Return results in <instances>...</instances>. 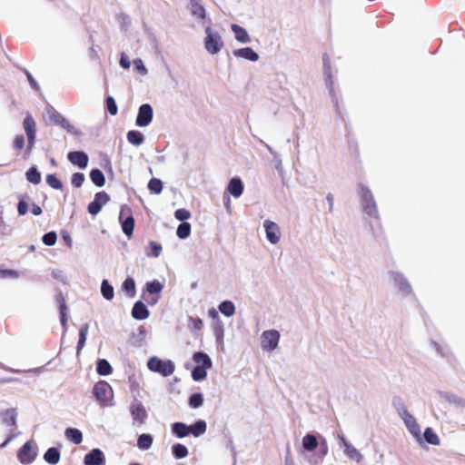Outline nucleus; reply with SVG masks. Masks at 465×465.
<instances>
[{
	"label": "nucleus",
	"mask_w": 465,
	"mask_h": 465,
	"mask_svg": "<svg viewBox=\"0 0 465 465\" xmlns=\"http://www.w3.org/2000/svg\"><path fill=\"white\" fill-rule=\"evenodd\" d=\"M84 180H85V178L83 173H76L72 177V183L75 187H81L82 184L84 183Z\"/></svg>",
	"instance_id": "6e6d98bb"
},
{
	"label": "nucleus",
	"mask_w": 465,
	"mask_h": 465,
	"mask_svg": "<svg viewBox=\"0 0 465 465\" xmlns=\"http://www.w3.org/2000/svg\"><path fill=\"white\" fill-rule=\"evenodd\" d=\"M430 345L439 354L442 356H446L449 354V349L447 348V346L442 345L437 341H431Z\"/></svg>",
	"instance_id": "8fccbe9b"
},
{
	"label": "nucleus",
	"mask_w": 465,
	"mask_h": 465,
	"mask_svg": "<svg viewBox=\"0 0 465 465\" xmlns=\"http://www.w3.org/2000/svg\"><path fill=\"white\" fill-rule=\"evenodd\" d=\"M84 465H105V455L100 449H93L84 458Z\"/></svg>",
	"instance_id": "4468645a"
},
{
	"label": "nucleus",
	"mask_w": 465,
	"mask_h": 465,
	"mask_svg": "<svg viewBox=\"0 0 465 465\" xmlns=\"http://www.w3.org/2000/svg\"><path fill=\"white\" fill-rule=\"evenodd\" d=\"M25 145V138L23 135H17L14 140V146L16 149H22Z\"/></svg>",
	"instance_id": "680f3d73"
},
{
	"label": "nucleus",
	"mask_w": 465,
	"mask_h": 465,
	"mask_svg": "<svg viewBox=\"0 0 465 465\" xmlns=\"http://www.w3.org/2000/svg\"><path fill=\"white\" fill-rule=\"evenodd\" d=\"M163 288V285L158 281L148 282L145 284V290L147 292L153 293H160Z\"/></svg>",
	"instance_id": "37998d69"
},
{
	"label": "nucleus",
	"mask_w": 465,
	"mask_h": 465,
	"mask_svg": "<svg viewBox=\"0 0 465 465\" xmlns=\"http://www.w3.org/2000/svg\"><path fill=\"white\" fill-rule=\"evenodd\" d=\"M93 394L100 406L112 407L114 405V391L105 381H100L94 385Z\"/></svg>",
	"instance_id": "f03ea898"
},
{
	"label": "nucleus",
	"mask_w": 465,
	"mask_h": 465,
	"mask_svg": "<svg viewBox=\"0 0 465 465\" xmlns=\"http://www.w3.org/2000/svg\"><path fill=\"white\" fill-rule=\"evenodd\" d=\"M66 306L64 303H63L60 307V314H61V323L62 325L66 328L67 325V316H66Z\"/></svg>",
	"instance_id": "13d9d810"
},
{
	"label": "nucleus",
	"mask_w": 465,
	"mask_h": 465,
	"mask_svg": "<svg viewBox=\"0 0 465 465\" xmlns=\"http://www.w3.org/2000/svg\"><path fill=\"white\" fill-rule=\"evenodd\" d=\"M31 211H32V213H33L34 215H40V214L42 213V209H41V207H40V206H38V205H36V204H34V205L32 206Z\"/></svg>",
	"instance_id": "69168bd1"
},
{
	"label": "nucleus",
	"mask_w": 465,
	"mask_h": 465,
	"mask_svg": "<svg viewBox=\"0 0 465 465\" xmlns=\"http://www.w3.org/2000/svg\"><path fill=\"white\" fill-rule=\"evenodd\" d=\"M149 248H150V252L149 251L146 252V255L149 257H151V256L158 257L161 254V252L163 250L162 245L156 242H150Z\"/></svg>",
	"instance_id": "c03bdc74"
},
{
	"label": "nucleus",
	"mask_w": 465,
	"mask_h": 465,
	"mask_svg": "<svg viewBox=\"0 0 465 465\" xmlns=\"http://www.w3.org/2000/svg\"><path fill=\"white\" fill-rule=\"evenodd\" d=\"M400 415L409 432L412 435L418 443L421 444L422 434L416 419L406 410L402 411Z\"/></svg>",
	"instance_id": "6e6552de"
},
{
	"label": "nucleus",
	"mask_w": 465,
	"mask_h": 465,
	"mask_svg": "<svg viewBox=\"0 0 465 465\" xmlns=\"http://www.w3.org/2000/svg\"><path fill=\"white\" fill-rule=\"evenodd\" d=\"M281 334L277 330H266L260 336V345L263 351L271 352L278 348Z\"/></svg>",
	"instance_id": "39448f33"
},
{
	"label": "nucleus",
	"mask_w": 465,
	"mask_h": 465,
	"mask_svg": "<svg viewBox=\"0 0 465 465\" xmlns=\"http://www.w3.org/2000/svg\"><path fill=\"white\" fill-rule=\"evenodd\" d=\"M262 229L264 231L266 240L271 244L276 245L281 242L282 230L277 223L270 219H265L262 221Z\"/></svg>",
	"instance_id": "0eeeda50"
},
{
	"label": "nucleus",
	"mask_w": 465,
	"mask_h": 465,
	"mask_svg": "<svg viewBox=\"0 0 465 465\" xmlns=\"http://www.w3.org/2000/svg\"><path fill=\"white\" fill-rule=\"evenodd\" d=\"M2 276L3 277L17 278L18 277V273L15 271L6 270V271H3L2 272Z\"/></svg>",
	"instance_id": "e2e57ef3"
},
{
	"label": "nucleus",
	"mask_w": 465,
	"mask_h": 465,
	"mask_svg": "<svg viewBox=\"0 0 465 465\" xmlns=\"http://www.w3.org/2000/svg\"><path fill=\"white\" fill-rule=\"evenodd\" d=\"M210 368H203V367L196 365L192 371L193 379L195 381H200L204 380L207 376V371Z\"/></svg>",
	"instance_id": "58836bf2"
},
{
	"label": "nucleus",
	"mask_w": 465,
	"mask_h": 465,
	"mask_svg": "<svg viewBox=\"0 0 465 465\" xmlns=\"http://www.w3.org/2000/svg\"><path fill=\"white\" fill-rule=\"evenodd\" d=\"M339 447L343 454L351 460L360 463L363 460V455L357 448L343 435H338Z\"/></svg>",
	"instance_id": "423d86ee"
},
{
	"label": "nucleus",
	"mask_w": 465,
	"mask_h": 465,
	"mask_svg": "<svg viewBox=\"0 0 465 465\" xmlns=\"http://www.w3.org/2000/svg\"><path fill=\"white\" fill-rule=\"evenodd\" d=\"M359 194L361 197L363 211L371 217H378V210L373 195L370 189L364 185H360Z\"/></svg>",
	"instance_id": "20e7f679"
},
{
	"label": "nucleus",
	"mask_w": 465,
	"mask_h": 465,
	"mask_svg": "<svg viewBox=\"0 0 465 465\" xmlns=\"http://www.w3.org/2000/svg\"><path fill=\"white\" fill-rule=\"evenodd\" d=\"M191 233V224L189 223H181L176 231V234L180 239H186Z\"/></svg>",
	"instance_id": "a19ab883"
},
{
	"label": "nucleus",
	"mask_w": 465,
	"mask_h": 465,
	"mask_svg": "<svg viewBox=\"0 0 465 465\" xmlns=\"http://www.w3.org/2000/svg\"><path fill=\"white\" fill-rule=\"evenodd\" d=\"M232 54L236 58H242L251 62H256L259 60V54L251 47L234 49L232 51Z\"/></svg>",
	"instance_id": "a211bd4d"
},
{
	"label": "nucleus",
	"mask_w": 465,
	"mask_h": 465,
	"mask_svg": "<svg viewBox=\"0 0 465 465\" xmlns=\"http://www.w3.org/2000/svg\"><path fill=\"white\" fill-rule=\"evenodd\" d=\"M101 293L103 297L108 301L114 298V292L113 286L108 282L107 280H103L101 283Z\"/></svg>",
	"instance_id": "72a5a7b5"
},
{
	"label": "nucleus",
	"mask_w": 465,
	"mask_h": 465,
	"mask_svg": "<svg viewBox=\"0 0 465 465\" xmlns=\"http://www.w3.org/2000/svg\"><path fill=\"white\" fill-rule=\"evenodd\" d=\"M172 450L177 459H183L188 455V449L180 443L174 444L172 448Z\"/></svg>",
	"instance_id": "79ce46f5"
},
{
	"label": "nucleus",
	"mask_w": 465,
	"mask_h": 465,
	"mask_svg": "<svg viewBox=\"0 0 465 465\" xmlns=\"http://www.w3.org/2000/svg\"><path fill=\"white\" fill-rule=\"evenodd\" d=\"M203 403V396L201 393H193L191 395L189 399V405L193 408L197 409L201 407Z\"/></svg>",
	"instance_id": "a18cd8bd"
},
{
	"label": "nucleus",
	"mask_w": 465,
	"mask_h": 465,
	"mask_svg": "<svg viewBox=\"0 0 465 465\" xmlns=\"http://www.w3.org/2000/svg\"><path fill=\"white\" fill-rule=\"evenodd\" d=\"M119 219L122 223L123 232L126 236L130 237L134 232V220L132 217L131 211L127 206H122Z\"/></svg>",
	"instance_id": "9d476101"
},
{
	"label": "nucleus",
	"mask_w": 465,
	"mask_h": 465,
	"mask_svg": "<svg viewBox=\"0 0 465 465\" xmlns=\"http://www.w3.org/2000/svg\"><path fill=\"white\" fill-rule=\"evenodd\" d=\"M219 312L225 317H232L234 315L236 308L232 302L223 301L218 306Z\"/></svg>",
	"instance_id": "bb28decb"
},
{
	"label": "nucleus",
	"mask_w": 465,
	"mask_h": 465,
	"mask_svg": "<svg viewBox=\"0 0 465 465\" xmlns=\"http://www.w3.org/2000/svg\"><path fill=\"white\" fill-rule=\"evenodd\" d=\"M133 64L134 69L142 75L145 76L148 74V70L145 67L143 60L141 58H136L133 61Z\"/></svg>",
	"instance_id": "de8ad7c7"
},
{
	"label": "nucleus",
	"mask_w": 465,
	"mask_h": 465,
	"mask_svg": "<svg viewBox=\"0 0 465 465\" xmlns=\"http://www.w3.org/2000/svg\"><path fill=\"white\" fill-rule=\"evenodd\" d=\"M109 201V196L104 192L97 193L94 196V202L88 205V212L92 215H96L102 209V207Z\"/></svg>",
	"instance_id": "2eb2a0df"
},
{
	"label": "nucleus",
	"mask_w": 465,
	"mask_h": 465,
	"mask_svg": "<svg viewBox=\"0 0 465 465\" xmlns=\"http://www.w3.org/2000/svg\"><path fill=\"white\" fill-rule=\"evenodd\" d=\"M23 125L28 139L26 152L29 154L33 150L35 141V122L31 115H27L24 120Z\"/></svg>",
	"instance_id": "f8f14e48"
},
{
	"label": "nucleus",
	"mask_w": 465,
	"mask_h": 465,
	"mask_svg": "<svg viewBox=\"0 0 465 465\" xmlns=\"http://www.w3.org/2000/svg\"><path fill=\"white\" fill-rule=\"evenodd\" d=\"M174 216L179 221H186L191 217V213L186 209H178L174 213Z\"/></svg>",
	"instance_id": "864d4df0"
},
{
	"label": "nucleus",
	"mask_w": 465,
	"mask_h": 465,
	"mask_svg": "<svg viewBox=\"0 0 465 465\" xmlns=\"http://www.w3.org/2000/svg\"><path fill=\"white\" fill-rule=\"evenodd\" d=\"M153 437L150 434H141L138 438L137 446L140 450H146L152 447Z\"/></svg>",
	"instance_id": "473e14b6"
},
{
	"label": "nucleus",
	"mask_w": 465,
	"mask_h": 465,
	"mask_svg": "<svg viewBox=\"0 0 465 465\" xmlns=\"http://www.w3.org/2000/svg\"><path fill=\"white\" fill-rule=\"evenodd\" d=\"M132 316L136 320H145L149 316V311L142 302H137L134 305Z\"/></svg>",
	"instance_id": "5701e85b"
},
{
	"label": "nucleus",
	"mask_w": 465,
	"mask_h": 465,
	"mask_svg": "<svg viewBox=\"0 0 465 465\" xmlns=\"http://www.w3.org/2000/svg\"><path fill=\"white\" fill-rule=\"evenodd\" d=\"M326 454H327V445H326L325 440H323L322 448L321 450V455L319 456L318 459H311L310 463L312 465H315V464L322 462Z\"/></svg>",
	"instance_id": "5fc2aeb1"
},
{
	"label": "nucleus",
	"mask_w": 465,
	"mask_h": 465,
	"mask_svg": "<svg viewBox=\"0 0 465 465\" xmlns=\"http://www.w3.org/2000/svg\"><path fill=\"white\" fill-rule=\"evenodd\" d=\"M203 44L206 53L211 55L219 54L224 48L223 36L211 25L206 26L204 29Z\"/></svg>",
	"instance_id": "f257e3e1"
},
{
	"label": "nucleus",
	"mask_w": 465,
	"mask_h": 465,
	"mask_svg": "<svg viewBox=\"0 0 465 465\" xmlns=\"http://www.w3.org/2000/svg\"><path fill=\"white\" fill-rule=\"evenodd\" d=\"M243 183L239 177L232 178L225 189V193L228 195H232L234 198H239L243 193Z\"/></svg>",
	"instance_id": "f3484780"
},
{
	"label": "nucleus",
	"mask_w": 465,
	"mask_h": 465,
	"mask_svg": "<svg viewBox=\"0 0 465 465\" xmlns=\"http://www.w3.org/2000/svg\"><path fill=\"white\" fill-rule=\"evenodd\" d=\"M231 30L234 35V38L237 42L241 44H249L252 41V38L245 28L242 26L232 24L231 25Z\"/></svg>",
	"instance_id": "6ab92c4d"
},
{
	"label": "nucleus",
	"mask_w": 465,
	"mask_h": 465,
	"mask_svg": "<svg viewBox=\"0 0 465 465\" xmlns=\"http://www.w3.org/2000/svg\"><path fill=\"white\" fill-rule=\"evenodd\" d=\"M223 202H224V205L225 207L229 210L230 209V206H231V198H230V195L224 193L223 195Z\"/></svg>",
	"instance_id": "338daca9"
},
{
	"label": "nucleus",
	"mask_w": 465,
	"mask_h": 465,
	"mask_svg": "<svg viewBox=\"0 0 465 465\" xmlns=\"http://www.w3.org/2000/svg\"><path fill=\"white\" fill-rule=\"evenodd\" d=\"M302 446L304 451L312 452L319 446V440L315 434L307 433L302 439Z\"/></svg>",
	"instance_id": "aec40b11"
},
{
	"label": "nucleus",
	"mask_w": 465,
	"mask_h": 465,
	"mask_svg": "<svg viewBox=\"0 0 465 465\" xmlns=\"http://www.w3.org/2000/svg\"><path fill=\"white\" fill-rule=\"evenodd\" d=\"M56 240H57V236H56V233L54 232H47L43 236V242L47 246L54 245L56 242Z\"/></svg>",
	"instance_id": "09e8293b"
},
{
	"label": "nucleus",
	"mask_w": 465,
	"mask_h": 465,
	"mask_svg": "<svg viewBox=\"0 0 465 465\" xmlns=\"http://www.w3.org/2000/svg\"><path fill=\"white\" fill-rule=\"evenodd\" d=\"M65 437L74 444H80L83 440L82 432L74 428H68L65 430Z\"/></svg>",
	"instance_id": "7c9ffc66"
},
{
	"label": "nucleus",
	"mask_w": 465,
	"mask_h": 465,
	"mask_svg": "<svg viewBox=\"0 0 465 465\" xmlns=\"http://www.w3.org/2000/svg\"><path fill=\"white\" fill-rule=\"evenodd\" d=\"M89 330L88 324H84L81 327L79 331V341L77 344L76 353L77 355L80 353L81 350L84 348L86 341V335Z\"/></svg>",
	"instance_id": "e433bc0d"
},
{
	"label": "nucleus",
	"mask_w": 465,
	"mask_h": 465,
	"mask_svg": "<svg viewBox=\"0 0 465 465\" xmlns=\"http://www.w3.org/2000/svg\"><path fill=\"white\" fill-rule=\"evenodd\" d=\"M19 215H25L28 212V204L25 201H20L17 205Z\"/></svg>",
	"instance_id": "bf43d9fd"
},
{
	"label": "nucleus",
	"mask_w": 465,
	"mask_h": 465,
	"mask_svg": "<svg viewBox=\"0 0 465 465\" xmlns=\"http://www.w3.org/2000/svg\"><path fill=\"white\" fill-rule=\"evenodd\" d=\"M130 412L133 420L140 424H143L147 418V412L144 406L137 401L132 403Z\"/></svg>",
	"instance_id": "dca6fc26"
},
{
	"label": "nucleus",
	"mask_w": 465,
	"mask_h": 465,
	"mask_svg": "<svg viewBox=\"0 0 465 465\" xmlns=\"http://www.w3.org/2000/svg\"><path fill=\"white\" fill-rule=\"evenodd\" d=\"M97 372L102 376H107L112 373V367L106 360H99L97 362Z\"/></svg>",
	"instance_id": "c9c22d12"
},
{
	"label": "nucleus",
	"mask_w": 465,
	"mask_h": 465,
	"mask_svg": "<svg viewBox=\"0 0 465 465\" xmlns=\"http://www.w3.org/2000/svg\"><path fill=\"white\" fill-rule=\"evenodd\" d=\"M189 426V434L193 435L194 437H200L203 435L207 429V424L204 420H199L195 423Z\"/></svg>",
	"instance_id": "b1692460"
},
{
	"label": "nucleus",
	"mask_w": 465,
	"mask_h": 465,
	"mask_svg": "<svg viewBox=\"0 0 465 465\" xmlns=\"http://www.w3.org/2000/svg\"><path fill=\"white\" fill-rule=\"evenodd\" d=\"M153 120V108L150 104H142L139 108L138 115L136 117V125L139 127H145L150 124Z\"/></svg>",
	"instance_id": "ddd939ff"
},
{
	"label": "nucleus",
	"mask_w": 465,
	"mask_h": 465,
	"mask_svg": "<svg viewBox=\"0 0 465 465\" xmlns=\"http://www.w3.org/2000/svg\"><path fill=\"white\" fill-rule=\"evenodd\" d=\"M90 178L96 186L102 187L104 185L105 178L104 173L100 170H92L90 173Z\"/></svg>",
	"instance_id": "f704fd0d"
},
{
	"label": "nucleus",
	"mask_w": 465,
	"mask_h": 465,
	"mask_svg": "<svg viewBox=\"0 0 465 465\" xmlns=\"http://www.w3.org/2000/svg\"><path fill=\"white\" fill-rule=\"evenodd\" d=\"M424 441L433 446H439L440 444L439 436L431 428H427L422 434V442Z\"/></svg>",
	"instance_id": "a878e982"
},
{
	"label": "nucleus",
	"mask_w": 465,
	"mask_h": 465,
	"mask_svg": "<svg viewBox=\"0 0 465 465\" xmlns=\"http://www.w3.org/2000/svg\"><path fill=\"white\" fill-rule=\"evenodd\" d=\"M68 160L81 169H84L88 163V156L84 152H71L68 153Z\"/></svg>",
	"instance_id": "4be33fe9"
},
{
	"label": "nucleus",
	"mask_w": 465,
	"mask_h": 465,
	"mask_svg": "<svg viewBox=\"0 0 465 465\" xmlns=\"http://www.w3.org/2000/svg\"><path fill=\"white\" fill-rule=\"evenodd\" d=\"M14 437H15V435H14V434H11V435L7 438V440H6L5 442H3V443L1 444V448H5V446H6V445H7V444H8V443H9V442L14 439Z\"/></svg>",
	"instance_id": "774afa93"
},
{
	"label": "nucleus",
	"mask_w": 465,
	"mask_h": 465,
	"mask_svg": "<svg viewBox=\"0 0 465 465\" xmlns=\"http://www.w3.org/2000/svg\"><path fill=\"white\" fill-rule=\"evenodd\" d=\"M120 66L124 69H129L131 66V62L128 57V55L125 53L121 54L120 61H119Z\"/></svg>",
	"instance_id": "4d7b16f0"
},
{
	"label": "nucleus",
	"mask_w": 465,
	"mask_h": 465,
	"mask_svg": "<svg viewBox=\"0 0 465 465\" xmlns=\"http://www.w3.org/2000/svg\"><path fill=\"white\" fill-rule=\"evenodd\" d=\"M191 15L197 20H204L206 18V10L201 5L199 0H191L188 6Z\"/></svg>",
	"instance_id": "412c9836"
},
{
	"label": "nucleus",
	"mask_w": 465,
	"mask_h": 465,
	"mask_svg": "<svg viewBox=\"0 0 465 465\" xmlns=\"http://www.w3.org/2000/svg\"><path fill=\"white\" fill-rule=\"evenodd\" d=\"M127 140L130 143L139 146L143 143L144 137L139 131H129L127 134Z\"/></svg>",
	"instance_id": "2f4dec72"
},
{
	"label": "nucleus",
	"mask_w": 465,
	"mask_h": 465,
	"mask_svg": "<svg viewBox=\"0 0 465 465\" xmlns=\"http://www.w3.org/2000/svg\"><path fill=\"white\" fill-rule=\"evenodd\" d=\"M17 413L14 409L6 410L2 413L3 423L6 426H15Z\"/></svg>",
	"instance_id": "c756f323"
},
{
	"label": "nucleus",
	"mask_w": 465,
	"mask_h": 465,
	"mask_svg": "<svg viewBox=\"0 0 465 465\" xmlns=\"http://www.w3.org/2000/svg\"><path fill=\"white\" fill-rule=\"evenodd\" d=\"M106 106H107V110L108 112L112 114V115H115L118 112V108H117V105H116V103L114 101V99L111 96L107 97L106 99Z\"/></svg>",
	"instance_id": "603ef678"
},
{
	"label": "nucleus",
	"mask_w": 465,
	"mask_h": 465,
	"mask_svg": "<svg viewBox=\"0 0 465 465\" xmlns=\"http://www.w3.org/2000/svg\"><path fill=\"white\" fill-rule=\"evenodd\" d=\"M389 279L402 295H408L411 292V285L401 273L390 272Z\"/></svg>",
	"instance_id": "9b49d317"
},
{
	"label": "nucleus",
	"mask_w": 465,
	"mask_h": 465,
	"mask_svg": "<svg viewBox=\"0 0 465 465\" xmlns=\"http://www.w3.org/2000/svg\"><path fill=\"white\" fill-rule=\"evenodd\" d=\"M172 431L178 438H184L189 435V426L183 422H175L172 425Z\"/></svg>",
	"instance_id": "c85d7f7f"
},
{
	"label": "nucleus",
	"mask_w": 465,
	"mask_h": 465,
	"mask_svg": "<svg viewBox=\"0 0 465 465\" xmlns=\"http://www.w3.org/2000/svg\"><path fill=\"white\" fill-rule=\"evenodd\" d=\"M193 361L200 367L212 368V361L206 353L195 352L193 355Z\"/></svg>",
	"instance_id": "393cba45"
},
{
	"label": "nucleus",
	"mask_w": 465,
	"mask_h": 465,
	"mask_svg": "<svg viewBox=\"0 0 465 465\" xmlns=\"http://www.w3.org/2000/svg\"><path fill=\"white\" fill-rule=\"evenodd\" d=\"M123 290L127 293V295L131 298L135 295V282L133 278H127L124 280L122 285Z\"/></svg>",
	"instance_id": "4c0bfd02"
},
{
	"label": "nucleus",
	"mask_w": 465,
	"mask_h": 465,
	"mask_svg": "<svg viewBox=\"0 0 465 465\" xmlns=\"http://www.w3.org/2000/svg\"><path fill=\"white\" fill-rule=\"evenodd\" d=\"M26 179L34 183L38 184L41 182V174L35 167L30 168L25 173Z\"/></svg>",
	"instance_id": "ea45409f"
},
{
	"label": "nucleus",
	"mask_w": 465,
	"mask_h": 465,
	"mask_svg": "<svg viewBox=\"0 0 465 465\" xmlns=\"http://www.w3.org/2000/svg\"><path fill=\"white\" fill-rule=\"evenodd\" d=\"M37 456V447L34 441H27L17 452L19 461L24 465L31 464Z\"/></svg>",
	"instance_id": "1a4fd4ad"
},
{
	"label": "nucleus",
	"mask_w": 465,
	"mask_h": 465,
	"mask_svg": "<svg viewBox=\"0 0 465 465\" xmlns=\"http://www.w3.org/2000/svg\"><path fill=\"white\" fill-rule=\"evenodd\" d=\"M147 367L151 371L160 373L164 377L171 376L175 370V366L172 361H163L155 356L148 360Z\"/></svg>",
	"instance_id": "7ed1b4c3"
},
{
	"label": "nucleus",
	"mask_w": 465,
	"mask_h": 465,
	"mask_svg": "<svg viewBox=\"0 0 465 465\" xmlns=\"http://www.w3.org/2000/svg\"><path fill=\"white\" fill-rule=\"evenodd\" d=\"M46 183L54 189H60L62 187V183L54 174L47 175Z\"/></svg>",
	"instance_id": "3c124183"
},
{
	"label": "nucleus",
	"mask_w": 465,
	"mask_h": 465,
	"mask_svg": "<svg viewBox=\"0 0 465 465\" xmlns=\"http://www.w3.org/2000/svg\"><path fill=\"white\" fill-rule=\"evenodd\" d=\"M223 333H224V331H223V326H219L215 329L214 331V334H215V338H216V341L221 343L223 342Z\"/></svg>",
	"instance_id": "052dcab7"
},
{
	"label": "nucleus",
	"mask_w": 465,
	"mask_h": 465,
	"mask_svg": "<svg viewBox=\"0 0 465 465\" xmlns=\"http://www.w3.org/2000/svg\"><path fill=\"white\" fill-rule=\"evenodd\" d=\"M284 465H296L294 460L291 457L289 452L284 457Z\"/></svg>",
	"instance_id": "0e129e2a"
},
{
	"label": "nucleus",
	"mask_w": 465,
	"mask_h": 465,
	"mask_svg": "<svg viewBox=\"0 0 465 465\" xmlns=\"http://www.w3.org/2000/svg\"><path fill=\"white\" fill-rule=\"evenodd\" d=\"M45 460L52 465H55L60 460V451L56 448H50L44 455Z\"/></svg>",
	"instance_id": "cd10ccee"
},
{
	"label": "nucleus",
	"mask_w": 465,
	"mask_h": 465,
	"mask_svg": "<svg viewBox=\"0 0 465 465\" xmlns=\"http://www.w3.org/2000/svg\"><path fill=\"white\" fill-rule=\"evenodd\" d=\"M148 188L151 192H153L158 194L163 190V183L159 179L153 178L150 180L148 183Z\"/></svg>",
	"instance_id": "49530a36"
}]
</instances>
